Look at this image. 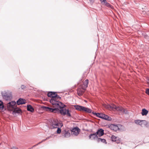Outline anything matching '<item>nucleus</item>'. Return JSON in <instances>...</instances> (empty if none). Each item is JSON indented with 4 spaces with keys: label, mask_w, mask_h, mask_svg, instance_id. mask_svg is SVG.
Segmentation results:
<instances>
[{
    "label": "nucleus",
    "mask_w": 149,
    "mask_h": 149,
    "mask_svg": "<svg viewBox=\"0 0 149 149\" xmlns=\"http://www.w3.org/2000/svg\"><path fill=\"white\" fill-rule=\"evenodd\" d=\"M109 107L112 109H115L117 111H120L123 113H125V110L122 107H121L117 106L115 105H113L112 106H109Z\"/></svg>",
    "instance_id": "nucleus-7"
},
{
    "label": "nucleus",
    "mask_w": 149,
    "mask_h": 149,
    "mask_svg": "<svg viewBox=\"0 0 149 149\" xmlns=\"http://www.w3.org/2000/svg\"><path fill=\"white\" fill-rule=\"evenodd\" d=\"M13 110V113H22V111L21 109L18 108H16L15 107L14 108Z\"/></svg>",
    "instance_id": "nucleus-17"
},
{
    "label": "nucleus",
    "mask_w": 149,
    "mask_h": 149,
    "mask_svg": "<svg viewBox=\"0 0 149 149\" xmlns=\"http://www.w3.org/2000/svg\"><path fill=\"white\" fill-rule=\"evenodd\" d=\"M148 112V111L144 109H142L141 114L143 116L146 115Z\"/></svg>",
    "instance_id": "nucleus-21"
},
{
    "label": "nucleus",
    "mask_w": 149,
    "mask_h": 149,
    "mask_svg": "<svg viewBox=\"0 0 149 149\" xmlns=\"http://www.w3.org/2000/svg\"><path fill=\"white\" fill-rule=\"evenodd\" d=\"M80 129L77 127L73 128L72 130V134L75 136H77L79 133Z\"/></svg>",
    "instance_id": "nucleus-10"
},
{
    "label": "nucleus",
    "mask_w": 149,
    "mask_h": 149,
    "mask_svg": "<svg viewBox=\"0 0 149 149\" xmlns=\"http://www.w3.org/2000/svg\"><path fill=\"white\" fill-rule=\"evenodd\" d=\"M52 105L54 108H52L51 112L54 113H59V108L58 107H54L53 105Z\"/></svg>",
    "instance_id": "nucleus-14"
},
{
    "label": "nucleus",
    "mask_w": 149,
    "mask_h": 149,
    "mask_svg": "<svg viewBox=\"0 0 149 149\" xmlns=\"http://www.w3.org/2000/svg\"><path fill=\"white\" fill-rule=\"evenodd\" d=\"M88 80L86 79L83 82L82 85H80L79 86H81L82 87L86 90V88L88 87Z\"/></svg>",
    "instance_id": "nucleus-12"
},
{
    "label": "nucleus",
    "mask_w": 149,
    "mask_h": 149,
    "mask_svg": "<svg viewBox=\"0 0 149 149\" xmlns=\"http://www.w3.org/2000/svg\"><path fill=\"white\" fill-rule=\"evenodd\" d=\"M101 118L104 119L106 120H110L111 119V118L109 117L108 116L104 114H102L101 116Z\"/></svg>",
    "instance_id": "nucleus-18"
},
{
    "label": "nucleus",
    "mask_w": 149,
    "mask_h": 149,
    "mask_svg": "<svg viewBox=\"0 0 149 149\" xmlns=\"http://www.w3.org/2000/svg\"><path fill=\"white\" fill-rule=\"evenodd\" d=\"M27 110L31 112H33L34 111V109L32 106L30 105H28L27 106Z\"/></svg>",
    "instance_id": "nucleus-20"
},
{
    "label": "nucleus",
    "mask_w": 149,
    "mask_h": 149,
    "mask_svg": "<svg viewBox=\"0 0 149 149\" xmlns=\"http://www.w3.org/2000/svg\"><path fill=\"white\" fill-rule=\"evenodd\" d=\"M43 109L46 111L51 112L52 108H49L47 107L43 106L42 107Z\"/></svg>",
    "instance_id": "nucleus-23"
},
{
    "label": "nucleus",
    "mask_w": 149,
    "mask_h": 149,
    "mask_svg": "<svg viewBox=\"0 0 149 149\" xmlns=\"http://www.w3.org/2000/svg\"><path fill=\"white\" fill-rule=\"evenodd\" d=\"M110 127L112 130L115 131H116L119 130V127L117 125H111L110 126Z\"/></svg>",
    "instance_id": "nucleus-16"
},
{
    "label": "nucleus",
    "mask_w": 149,
    "mask_h": 149,
    "mask_svg": "<svg viewBox=\"0 0 149 149\" xmlns=\"http://www.w3.org/2000/svg\"><path fill=\"white\" fill-rule=\"evenodd\" d=\"M97 136L100 137L102 136L104 134V131L102 128L98 130L96 133Z\"/></svg>",
    "instance_id": "nucleus-11"
},
{
    "label": "nucleus",
    "mask_w": 149,
    "mask_h": 149,
    "mask_svg": "<svg viewBox=\"0 0 149 149\" xmlns=\"http://www.w3.org/2000/svg\"><path fill=\"white\" fill-rule=\"evenodd\" d=\"M11 149H19L17 147L14 146V147H12Z\"/></svg>",
    "instance_id": "nucleus-34"
},
{
    "label": "nucleus",
    "mask_w": 149,
    "mask_h": 149,
    "mask_svg": "<svg viewBox=\"0 0 149 149\" xmlns=\"http://www.w3.org/2000/svg\"><path fill=\"white\" fill-rule=\"evenodd\" d=\"M89 1L91 3H93L94 1V0H89Z\"/></svg>",
    "instance_id": "nucleus-36"
},
{
    "label": "nucleus",
    "mask_w": 149,
    "mask_h": 149,
    "mask_svg": "<svg viewBox=\"0 0 149 149\" xmlns=\"http://www.w3.org/2000/svg\"><path fill=\"white\" fill-rule=\"evenodd\" d=\"M104 4L107 7L109 8H110L111 9L113 8V6H111L110 4L107 3V1H106V3H105Z\"/></svg>",
    "instance_id": "nucleus-25"
},
{
    "label": "nucleus",
    "mask_w": 149,
    "mask_h": 149,
    "mask_svg": "<svg viewBox=\"0 0 149 149\" xmlns=\"http://www.w3.org/2000/svg\"><path fill=\"white\" fill-rule=\"evenodd\" d=\"M4 108V106L3 104V102L0 100V109L3 110Z\"/></svg>",
    "instance_id": "nucleus-26"
},
{
    "label": "nucleus",
    "mask_w": 149,
    "mask_h": 149,
    "mask_svg": "<svg viewBox=\"0 0 149 149\" xmlns=\"http://www.w3.org/2000/svg\"><path fill=\"white\" fill-rule=\"evenodd\" d=\"M26 103L25 100L24 99L19 98L17 101V105H19L25 104Z\"/></svg>",
    "instance_id": "nucleus-13"
},
{
    "label": "nucleus",
    "mask_w": 149,
    "mask_h": 149,
    "mask_svg": "<svg viewBox=\"0 0 149 149\" xmlns=\"http://www.w3.org/2000/svg\"><path fill=\"white\" fill-rule=\"evenodd\" d=\"M97 141L98 142H101L105 144H107V142L105 139H101L100 138H97Z\"/></svg>",
    "instance_id": "nucleus-19"
},
{
    "label": "nucleus",
    "mask_w": 149,
    "mask_h": 149,
    "mask_svg": "<svg viewBox=\"0 0 149 149\" xmlns=\"http://www.w3.org/2000/svg\"><path fill=\"white\" fill-rule=\"evenodd\" d=\"M111 139L112 141L116 142L117 143H120L121 142V140L119 137L113 135L111 136Z\"/></svg>",
    "instance_id": "nucleus-9"
},
{
    "label": "nucleus",
    "mask_w": 149,
    "mask_h": 149,
    "mask_svg": "<svg viewBox=\"0 0 149 149\" xmlns=\"http://www.w3.org/2000/svg\"><path fill=\"white\" fill-rule=\"evenodd\" d=\"M102 113H95V115L97 117L101 118L102 115Z\"/></svg>",
    "instance_id": "nucleus-27"
},
{
    "label": "nucleus",
    "mask_w": 149,
    "mask_h": 149,
    "mask_svg": "<svg viewBox=\"0 0 149 149\" xmlns=\"http://www.w3.org/2000/svg\"><path fill=\"white\" fill-rule=\"evenodd\" d=\"M16 106V102L15 101H12L7 104V108L8 110H13V109Z\"/></svg>",
    "instance_id": "nucleus-6"
},
{
    "label": "nucleus",
    "mask_w": 149,
    "mask_h": 149,
    "mask_svg": "<svg viewBox=\"0 0 149 149\" xmlns=\"http://www.w3.org/2000/svg\"><path fill=\"white\" fill-rule=\"evenodd\" d=\"M95 112H93L92 113H93L94 115H95Z\"/></svg>",
    "instance_id": "nucleus-38"
},
{
    "label": "nucleus",
    "mask_w": 149,
    "mask_h": 149,
    "mask_svg": "<svg viewBox=\"0 0 149 149\" xmlns=\"http://www.w3.org/2000/svg\"><path fill=\"white\" fill-rule=\"evenodd\" d=\"M52 92H50L47 94V96L49 97H51L52 95Z\"/></svg>",
    "instance_id": "nucleus-29"
},
{
    "label": "nucleus",
    "mask_w": 149,
    "mask_h": 149,
    "mask_svg": "<svg viewBox=\"0 0 149 149\" xmlns=\"http://www.w3.org/2000/svg\"><path fill=\"white\" fill-rule=\"evenodd\" d=\"M101 3H103V4H104L105 3H106L107 1L106 0H100Z\"/></svg>",
    "instance_id": "nucleus-31"
},
{
    "label": "nucleus",
    "mask_w": 149,
    "mask_h": 149,
    "mask_svg": "<svg viewBox=\"0 0 149 149\" xmlns=\"http://www.w3.org/2000/svg\"><path fill=\"white\" fill-rule=\"evenodd\" d=\"M52 93L51 99L50 100V103L54 106L59 102V101L61 99V97L58 95L56 92H52Z\"/></svg>",
    "instance_id": "nucleus-2"
},
{
    "label": "nucleus",
    "mask_w": 149,
    "mask_h": 149,
    "mask_svg": "<svg viewBox=\"0 0 149 149\" xmlns=\"http://www.w3.org/2000/svg\"><path fill=\"white\" fill-rule=\"evenodd\" d=\"M63 125L62 123H59L57 120L55 119L52 120L50 124V127L52 129L56 128L58 127H61Z\"/></svg>",
    "instance_id": "nucleus-3"
},
{
    "label": "nucleus",
    "mask_w": 149,
    "mask_h": 149,
    "mask_svg": "<svg viewBox=\"0 0 149 149\" xmlns=\"http://www.w3.org/2000/svg\"><path fill=\"white\" fill-rule=\"evenodd\" d=\"M66 106L60 102H58L56 105H54V107H58L60 109L59 110V113L62 115H66L68 116L71 117V115L70 110L68 109H66L64 107Z\"/></svg>",
    "instance_id": "nucleus-1"
},
{
    "label": "nucleus",
    "mask_w": 149,
    "mask_h": 149,
    "mask_svg": "<svg viewBox=\"0 0 149 149\" xmlns=\"http://www.w3.org/2000/svg\"><path fill=\"white\" fill-rule=\"evenodd\" d=\"M98 136L96 133L90 134L89 136V138L90 139H94L96 138L97 139Z\"/></svg>",
    "instance_id": "nucleus-15"
},
{
    "label": "nucleus",
    "mask_w": 149,
    "mask_h": 149,
    "mask_svg": "<svg viewBox=\"0 0 149 149\" xmlns=\"http://www.w3.org/2000/svg\"><path fill=\"white\" fill-rule=\"evenodd\" d=\"M53 135H52V136H48L47 137V138H46V139H46V140H47V139H49L51 137H52V136Z\"/></svg>",
    "instance_id": "nucleus-35"
},
{
    "label": "nucleus",
    "mask_w": 149,
    "mask_h": 149,
    "mask_svg": "<svg viewBox=\"0 0 149 149\" xmlns=\"http://www.w3.org/2000/svg\"><path fill=\"white\" fill-rule=\"evenodd\" d=\"M57 127V130L56 131L57 133L58 134H60L61 132V130L60 128L59 127Z\"/></svg>",
    "instance_id": "nucleus-28"
},
{
    "label": "nucleus",
    "mask_w": 149,
    "mask_h": 149,
    "mask_svg": "<svg viewBox=\"0 0 149 149\" xmlns=\"http://www.w3.org/2000/svg\"><path fill=\"white\" fill-rule=\"evenodd\" d=\"M74 107L76 110L80 111L85 112L86 113H91L92 111L90 109L81 106L74 105Z\"/></svg>",
    "instance_id": "nucleus-4"
},
{
    "label": "nucleus",
    "mask_w": 149,
    "mask_h": 149,
    "mask_svg": "<svg viewBox=\"0 0 149 149\" xmlns=\"http://www.w3.org/2000/svg\"><path fill=\"white\" fill-rule=\"evenodd\" d=\"M64 136L65 137H68L70 136V133L68 132V131H64Z\"/></svg>",
    "instance_id": "nucleus-22"
},
{
    "label": "nucleus",
    "mask_w": 149,
    "mask_h": 149,
    "mask_svg": "<svg viewBox=\"0 0 149 149\" xmlns=\"http://www.w3.org/2000/svg\"><path fill=\"white\" fill-rule=\"evenodd\" d=\"M46 141V139H43L42 140L41 142H39L37 145H38L39 144H40V143H42V142L45 141Z\"/></svg>",
    "instance_id": "nucleus-33"
},
{
    "label": "nucleus",
    "mask_w": 149,
    "mask_h": 149,
    "mask_svg": "<svg viewBox=\"0 0 149 149\" xmlns=\"http://www.w3.org/2000/svg\"><path fill=\"white\" fill-rule=\"evenodd\" d=\"M21 87L22 89H24L26 88V86H25L24 85H22Z\"/></svg>",
    "instance_id": "nucleus-30"
},
{
    "label": "nucleus",
    "mask_w": 149,
    "mask_h": 149,
    "mask_svg": "<svg viewBox=\"0 0 149 149\" xmlns=\"http://www.w3.org/2000/svg\"><path fill=\"white\" fill-rule=\"evenodd\" d=\"M146 93L149 95V89H147L146 90Z\"/></svg>",
    "instance_id": "nucleus-32"
},
{
    "label": "nucleus",
    "mask_w": 149,
    "mask_h": 149,
    "mask_svg": "<svg viewBox=\"0 0 149 149\" xmlns=\"http://www.w3.org/2000/svg\"><path fill=\"white\" fill-rule=\"evenodd\" d=\"M3 98L6 100H10L12 97L11 93L8 91H5L2 92Z\"/></svg>",
    "instance_id": "nucleus-5"
},
{
    "label": "nucleus",
    "mask_w": 149,
    "mask_h": 149,
    "mask_svg": "<svg viewBox=\"0 0 149 149\" xmlns=\"http://www.w3.org/2000/svg\"><path fill=\"white\" fill-rule=\"evenodd\" d=\"M86 89L82 87L81 86H79L77 89V93L78 95L81 96L84 93Z\"/></svg>",
    "instance_id": "nucleus-8"
},
{
    "label": "nucleus",
    "mask_w": 149,
    "mask_h": 149,
    "mask_svg": "<svg viewBox=\"0 0 149 149\" xmlns=\"http://www.w3.org/2000/svg\"><path fill=\"white\" fill-rule=\"evenodd\" d=\"M147 82L149 84V78L147 79Z\"/></svg>",
    "instance_id": "nucleus-37"
},
{
    "label": "nucleus",
    "mask_w": 149,
    "mask_h": 149,
    "mask_svg": "<svg viewBox=\"0 0 149 149\" xmlns=\"http://www.w3.org/2000/svg\"><path fill=\"white\" fill-rule=\"evenodd\" d=\"M143 120H135V123L139 125L142 126V122Z\"/></svg>",
    "instance_id": "nucleus-24"
}]
</instances>
